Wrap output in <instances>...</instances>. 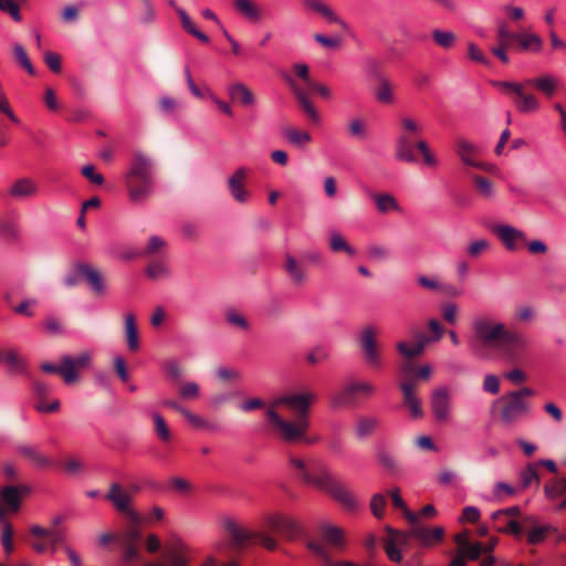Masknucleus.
I'll return each instance as SVG.
<instances>
[{"mask_svg": "<svg viewBox=\"0 0 566 566\" xmlns=\"http://www.w3.org/2000/svg\"><path fill=\"white\" fill-rule=\"evenodd\" d=\"M492 85L496 87L501 93L512 95L514 97L523 83L511 81H493Z\"/></svg>", "mask_w": 566, "mask_h": 566, "instance_id": "603ef678", "label": "nucleus"}, {"mask_svg": "<svg viewBox=\"0 0 566 566\" xmlns=\"http://www.w3.org/2000/svg\"><path fill=\"white\" fill-rule=\"evenodd\" d=\"M283 134L290 144L297 147H302L312 140V137L307 132H302L291 127L285 128Z\"/></svg>", "mask_w": 566, "mask_h": 566, "instance_id": "c9c22d12", "label": "nucleus"}, {"mask_svg": "<svg viewBox=\"0 0 566 566\" xmlns=\"http://www.w3.org/2000/svg\"><path fill=\"white\" fill-rule=\"evenodd\" d=\"M227 322L240 329H247L248 328V322L243 315L238 313L237 311H229L227 312Z\"/></svg>", "mask_w": 566, "mask_h": 566, "instance_id": "0e129e2a", "label": "nucleus"}, {"mask_svg": "<svg viewBox=\"0 0 566 566\" xmlns=\"http://www.w3.org/2000/svg\"><path fill=\"white\" fill-rule=\"evenodd\" d=\"M473 180L475 182L476 189L481 196L484 198L491 199L494 197V187L491 180L482 176H474Z\"/></svg>", "mask_w": 566, "mask_h": 566, "instance_id": "a18cd8bd", "label": "nucleus"}, {"mask_svg": "<svg viewBox=\"0 0 566 566\" xmlns=\"http://www.w3.org/2000/svg\"><path fill=\"white\" fill-rule=\"evenodd\" d=\"M520 481H521L522 488H524V489L528 488L533 483L538 484L539 476H538L535 465L528 464L524 470H522L520 473Z\"/></svg>", "mask_w": 566, "mask_h": 566, "instance_id": "c03bdc74", "label": "nucleus"}, {"mask_svg": "<svg viewBox=\"0 0 566 566\" xmlns=\"http://www.w3.org/2000/svg\"><path fill=\"white\" fill-rule=\"evenodd\" d=\"M248 177V170L244 167L238 168L229 178H228V189L231 197L240 202L244 203L249 199V193L244 189V182Z\"/></svg>", "mask_w": 566, "mask_h": 566, "instance_id": "2eb2a0df", "label": "nucleus"}, {"mask_svg": "<svg viewBox=\"0 0 566 566\" xmlns=\"http://www.w3.org/2000/svg\"><path fill=\"white\" fill-rule=\"evenodd\" d=\"M375 97L381 104H392L395 102L392 86L388 80L380 78Z\"/></svg>", "mask_w": 566, "mask_h": 566, "instance_id": "f704fd0d", "label": "nucleus"}, {"mask_svg": "<svg viewBox=\"0 0 566 566\" xmlns=\"http://www.w3.org/2000/svg\"><path fill=\"white\" fill-rule=\"evenodd\" d=\"M321 533L324 539L335 546H342L344 544V532L340 527L329 524L322 523Z\"/></svg>", "mask_w": 566, "mask_h": 566, "instance_id": "7c9ffc66", "label": "nucleus"}, {"mask_svg": "<svg viewBox=\"0 0 566 566\" xmlns=\"http://www.w3.org/2000/svg\"><path fill=\"white\" fill-rule=\"evenodd\" d=\"M30 492L29 486H6L0 490V503L13 513L20 509L21 496Z\"/></svg>", "mask_w": 566, "mask_h": 566, "instance_id": "dca6fc26", "label": "nucleus"}, {"mask_svg": "<svg viewBox=\"0 0 566 566\" xmlns=\"http://www.w3.org/2000/svg\"><path fill=\"white\" fill-rule=\"evenodd\" d=\"M471 327L474 340L499 348L506 363H517L520 350L526 347L523 335L507 329L503 322L490 313L474 315Z\"/></svg>", "mask_w": 566, "mask_h": 566, "instance_id": "f03ea898", "label": "nucleus"}, {"mask_svg": "<svg viewBox=\"0 0 566 566\" xmlns=\"http://www.w3.org/2000/svg\"><path fill=\"white\" fill-rule=\"evenodd\" d=\"M379 421L375 417H360L357 420L355 433L358 439H364L378 427Z\"/></svg>", "mask_w": 566, "mask_h": 566, "instance_id": "473e14b6", "label": "nucleus"}, {"mask_svg": "<svg viewBox=\"0 0 566 566\" xmlns=\"http://www.w3.org/2000/svg\"><path fill=\"white\" fill-rule=\"evenodd\" d=\"M176 12H177L178 17L180 18V22H181L182 29L187 33L191 34L192 36H195L196 39H198L202 43H208L209 42V36L207 34H205L203 32H201L197 28V25L191 20V18L189 17V14L187 13V11L185 9H182L180 7H177L176 8Z\"/></svg>", "mask_w": 566, "mask_h": 566, "instance_id": "a878e982", "label": "nucleus"}, {"mask_svg": "<svg viewBox=\"0 0 566 566\" xmlns=\"http://www.w3.org/2000/svg\"><path fill=\"white\" fill-rule=\"evenodd\" d=\"M544 494L548 501H555L566 494V485L563 479L546 483L544 486Z\"/></svg>", "mask_w": 566, "mask_h": 566, "instance_id": "4c0bfd02", "label": "nucleus"}, {"mask_svg": "<svg viewBox=\"0 0 566 566\" xmlns=\"http://www.w3.org/2000/svg\"><path fill=\"white\" fill-rule=\"evenodd\" d=\"M316 399L315 392L306 391L283 395L271 402L266 416L283 440L294 442L305 438L310 428V407Z\"/></svg>", "mask_w": 566, "mask_h": 566, "instance_id": "f257e3e1", "label": "nucleus"}, {"mask_svg": "<svg viewBox=\"0 0 566 566\" xmlns=\"http://www.w3.org/2000/svg\"><path fill=\"white\" fill-rule=\"evenodd\" d=\"M431 409L440 422H448L451 417V394L448 387H439L431 395Z\"/></svg>", "mask_w": 566, "mask_h": 566, "instance_id": "9b49d317", "label": "nucleus"}, {"mask_svg": "<svg viewBox=\"0 0 566 566\" xmlns=\"http://www.w3.org/2000/svg\"><path fill=\"white\" fill-rule=\"evenodd\" d=\"M50 554H54L57 549L59 544H63L65 541V534L62 530L51 528L49 532Z\"/></svg>", "mask_w": 566, "mask_h": 566, "instance_id": "bf43d9fd", "label": "nucleus"}, {"mask_svg": "<svg viewBox=\"0 0 566 566\" xmlns=\"http://www.w3.org/2000/svg\"><path fill=\"white\" fill-rule=\"evenodd\" d=\"M526 85L534 87L547 98H552L558 91L559 80L551 73H543L536 77L526 78Z\"/></svg>", "mask_w": 566, "mask_h": 566, "instance_id": "4468645a", "label": "nucleus"}, {"mask_svg": "<svg viewBox=\"0 0 566 566\" xmlns=\"http://www.w3.org/2000/svg\"><path fill=\"white\" fill-rule=\"evenodd\" d=\"M478 151H479V147L474 143H472L465 138L457 139L455 153L464 165L474 167V168H482L483 167L482 163L476 160L474 157L478 154Z\"/></svg>", "mask_w": 566, "mask_h": 566, "instance_id": "a211bd4d", "label": "nucleus"}, {"mask_svg": "<svg viewBox=\"0 0 566 566\" xmlns=\"http://www.w3.org/2000/svg\"><path fill=\"white\" fill-rule=\"evenodd\" d=\"M417 281L422 287L427 290L440 291V289L443 287V283H441L436 276L429 277L426 275H420L417 277Z\"/></svg>", "mask_w": 566, "mask_h": 566, "instance_id": "69168bd1", "label": "nucleus"}, {"mask_svg": "<svg viewBox=\"0 0 566 566\" xmlns=\"http://www.w3.org/2000/svg\"><path fill=\"white\" fill-rule=\"evenodd\" d=\"M516 40L521 48L526 51L538 53L543 48V40L535 33L517 34Z\"/></svg>", "mask_w": 566, "mask_h": 566, "instance_id": "2f4dec72", "label": "nucleus"}, {"mask_svg": "<svg viewBox=\"0 0 566 566\" xmlns=\"http://www.w3.org/2000/svg\"><path fill=\"white\" fill-rule=\"evenodd\" d=\"M76 270L80 274L85 276L95 294L104 295L106 293V285L99 271L85 263L77 264Z\"/></svg>", "mask_w": 566, "mask_h": 566, "instance_id": "6ab92c4d", "label": "nucleus"}, {"mask_svg": "<svg viewBox=\"0 0 566 566\" xmlns=\"http://www.w3.org/2000/svg\"><path fill=\"white\" fill-rule=\"evenodd\" d=\"M390 496H391V501H392L394 506L397 507V509H400L402 511L405 517L408 520L409 523H415V521L418 520V515L415 514L413 512H411L407 507L403 499L400 495L399 489L392 490L391 493H390Z\"/></svg>", "mask_w": 566, "mask_h": 566, "instance_id": "58836bf2", "label": "nucleus"}, {"mask_svg": "<svg viewBox=\"0 0 566 566\" xmlns=\"http://www.w3.org/2000/svg\"><path fill=\"white\" fill-rule=\"evenodd\" d=\"M165 248H166V241L158 235H153V237H150L147 245L140 252V254L142 255H154V254L160 252Z\"/></svg>", "mask_w": 566, "mask_h": 566, "instance_id": "8fccbe9b", "label": "nucleus"}, {"mask_svg": "<svg viewBox=\"0 0 566 566\" xmlns=\"http://www.w3.org/2000/svg\"><path fill=\"white\" fill-rule=\"evenodd\" d=\"M13 54L17 59V61L21 64L22 67L25 69V71L30 74V75H34L35 74V70L27 54V51L25 49L23 48L22 44H14L13 45Z\"/></svg>", "mask_w": 566, "mask_h": 566, "instance_id": "79ce46f5", "label": "nucleus"}, {"mask_svg": "<svg viewBox=\"0 0 566 566\" xmlns=\"http://www.w3.org/2000/svg\"><path fill=\"white\" fill-rule=\"evenodd\" d=\"M395 155L399 160L406 163H415L413 146L410 138L406 134H401L396 139Z\"/></svg>", "mask_w": 566, "mask_h": 566, "instance_id": "393cba45", "label": "nucleus"}, {"mask_svg": "<svg viewBox=\"0 0 566 566\" xmlns=\"http://www.w3.org/2000/svg\"><path fill=\"white\" fill-rule=\"evenodd\" d=\"M153 420H154L155 431H156L157 436L163 441H168L170 439V431L166 424L164 417L158 412H154Z\"/></svg>", "mask_w": 566, "mask_h": 566, "instance_id": "09e8293b", "label": "nucleus"}, {"mask_svg": "<svg viewBox=\"0 0 566 566\" xmlns=\"http://www.w3.org/2000/svg\"><path fill=\"white\" fill-rule=\"evenodd\" d=\"M127 188L134 202H142L154 192L153 166L143 154L137 153L133 157L127 175Z\"/></svg>", "mask_w": 566, "mask_h": 566, "instance_id": "7ed1b4c3", "label": "nucleus"}, {"mask_svg": "<svg viewBox=\"0 0 566 566\" xmlns=\"http://www.w3.org/2000/svg\"><path fill=\"white\" fill-rule=\"evenodd\" d=\"M552 530L553 527L549 525L534 527L527 534V542L530 544H538L544 541L547 533Z\"/></svg>", "mask_w": 566, "mask_h": 566, "instance_id": "6e6d98bb", "label": "nucleus"}, {"mask_svg": "<svg viewBox=\"0 0 566 566\" xmlns=\"http://www.w3.org/2000/svg\"><path fill=\"white\" fill-rule=\"evenodd\" d=\"M468 54L469 57L474 62L481 63L483 65L490 64L489 59L484 55L480 48L472 42L468 43Z\"/></svg>", "mask_w": 566, "mask_h": 566, "instance_id": "052dcab7", "label": "nucleus"}, {"mask_svg": "<svg viewBox=\"0 0 566 566\" xmlns=\"http://www.w3.org/2000/svg\"><path fill=\"white\" fill-rule=\"evenodd\" d=\"M490 249V242L485 239H479L471 242L468 247V253L476 258Z\"/></svg>", "mask_w": 566, "mask_h": 566, "instance_id": "13d9d810", "label": "nucleus"}, {"mask_svg": "<svg viewBox=\"0 0 566 566\" xmlns=\"http://www.w3.org/2000/svg\"><path fill=\"white\" fill-rule=\"evenodd\" d=\"M38 192L39 187L31 178H20L9 188V195L15 199L35 197Z\"/></svg>", "mask_w": 566, "mask_h": 566, "instance_id": "aec40b11", "label": "nucleus"}, {"mask_svg": "<svg viewBox=\"0 0 566 566\" xmlns=\"http://www.w3.org/2000/svg\"><path fill=\"white\" fill-rule=\"evenodd\" d=\"M2 361L7 366L8 374L11 376H22L28 373L25 360L15 350L4 352Z\"/></svg>", "mask_w": 566, "mask_h": 566, "instance_id": "b1692460", "label": "nucleus"}, {"mask_svg": "<svg viewBox=\"0 0 566 566\" xmlns=\"http://www.w3.org/2000/svg\"><path fill=\"white\" fill-rule=\"evenodd\" d=\"M398 352L407 358H412L422 354L424 349V343L418 342L416 344H408L400 342L397 344Z\"/></svg>", "mask_w": 566, "mask_h": 566, "instance_id": "a19ab883", "label": "nucleus"}, {"mask_svg": "<svg viewBox=\"0 0 566 566\" xmlns=\"http://www.w3.org/2000/svg\"><path fill=\"white\" fill-rule=\"evenodd\" d=\"M482 388L485 392L497 395L500 392V379L496 375L488 374L483 379Z\"/></svg>", "mask_w": 566, "mask_h": 566, "instance_id": "4d7b16f0", "label": "nucleus"}, {"mask_svg": "<svg viewBox=\"0 0 566 566\" xmlns=\"http://www.w3.org/2000/svg\"><path fill=\"white\" fill-rule=\"evenodd\" d=\"M492 231L496 234L507 251H517L526 243L525 232L513 226L506 223L495 224L493 226Z\"/></svg>", "mask_w": 566, "mask_h": 566, "instance_id": "1a4fd4ad", "label": "nucleus"}, {"mask_svg": "<svg viewBox=\"0 0 566 566\" xmlns=\"http://www.w3.org/2000/svg\"><path fill=\"white\" fill-rule=\"evenodd\" d=\"M410 524L408 537L416 539L423 547L434 546L443 539L444 530L441 526L427 527L419 524L418 520Z\"/></svg>", "mask_w": 566, "mask_h": 566, "instance_id": "9d476101", "label": "nucleus"}, {"mask_svg": "<svg viewBox=\"0 0 566 566\" xmlns=\"http://www.w3.org/2000/svg\"><path fill=\"white\" fill-rule=\"evenodd\" d=\"M263 525L290 539H294L302 534L300 523L291 515L280 511L265 513L262 516Z\"/></svg>", "mask_w": 566, "mask_h": 566, "instance_id": "423d86ee", "label": "nucleus"}, {"mask_svg": "<svg viewBox=\"0 0 566 566\" xmlns=\"http://www.w3.org/2000/svg\"><path fill=\"white\" fill-rule=\"evenodd\" d=\"M290 464L300 472V474L305 483L313 485V482L310 481L308 479L317 478L318 471H316L314 473L308 472L304 460H302L295 455L290 457ZM317 470H319V468Z\"/></svg>", "mask_w": 566, "mask_h": 566, "instance_id": "ea45409f", "label": "nucleus"}, {"mask_svg": "<svg viewBox=\"0 0 566 566\" xmlns=\"http://www.w3.org/2000/svg\"><path fill=\"white\" fill-rule=\"evenodd\" d=\"M307 547L322 559L325 566H328V562H333L323 544L311 541Z\"/></svg>", "mask_w": 566, "mask_h": 566, "instance_id": "e2e57ef3", "label": "nucleus"}, {"mask_svg": "<svg viewBox=\"0 0 566 566\" xmlns=\"http://www.w3.org/2000/svg\"><path fill=\"white\" fill-rule=\"evenodd\" d=\"M314 40L326 49L336 50L342 45V39L337 35L328 36L316 33Z\"/></svg>", "mask_w": 566, "mask_h": 566, "instance_id": "864d4df0", "label": "nucleus"}, {"mask_svg": "<svg viewBox=\"0 0 566 566\" xmlns=\"http://www.w3.org/2000/svg\"><path fill=\"white\" fill-rule=\"evenodd\" d=\"M354 392L349 384L345 385L340 390L334 392L331 398V408L334 410L350 407L354 403Z\"/></svg>", "mask_w": 566, "mask_h": 566, "instance_id": "bb28decb", "label": "nucleus"}, {"mask_svg": "<svg viewBox=\"0 0 566 566\" xmlns=\"http://www.w3.org/2000/svg\"><path fill=\"white\" fill-rule=\"evenodd\" d=\"M235 544H244L245 542L252 539L254 537V533L247 531L239 526L232 533L229 534Z\"/></svg>", "mask_w": 566, "mask_h": 566, "instance_id": "338daca9", "label": "nucleus"}, {"mask_svg": "<svg viewBox=\"0 0 566 566\" xmlns=\"http://www.w3.org/2000/svg\"><path fill=\"white\" fill-rule=\"evenodd\" d=\"M184 399H193L199 396V386L193 381L186 382L179 390Z\"/></svg>", "mask_w": 566, "mask_h": 566, "instance_id": "774afa93", "label": "nucleus"}, {"mask_svg": "<svg viewBox=\"0 0 566 566\" xmlns=\"http://www.w3.org/2000/svg\"><path fill=\"white\" fill-rule=\"evenodd\" d=\"M125 336L129 350L136 352L139 348V340L135 316L132 313L125 315Z\"/></svg>", "mask_w": 566, "mask_h": 566, "instance_id": "c85d7f7f", "label": "nucleus"}, {"mask_svg": "<svg viewBox=\"0 0 566 566\" xmlns=\"http://www.w3.org/2000/svg\"><path fill=\"white\" fill-rule=\"evenodd\" d=\"M526 87L530 86L526 85V81H524L520 91L515 94L514 97H512L514 106L521 114L537 113L542 108V103L535 94L527 92Z\"/></svg>", "mask_w": 566, "mask_h": 566, "instance_id": "f8f14e48", "label": "nucleus"}, {"mask_svg": "<svg viewBox=\"0 0 566 566\" xmlns=\"http://www.w3.org/2000/svg\"><path fill=\"white\" fill-rule=\"evenodd\" d=\"M305 4L311 10L319 13L327 23L337 24L344 31H349L348 23L342 19L328 4L321 0H305Z\"/></svg>", "mask_w": 566, "mask_h": 566, "instance_id": "f3484780", "label": "nucleus"}, {"mask_svg": "<svg viewBox=\"0 0 566 566\" xmlns=\"http://www.w3.org/2000/svg\"><path fill=\"white\" fill-rule=\"evenodd\" d=\"M458 305L455 303H447L442 306V316H443V319L451 324V325H454L457 323V318H458Z\"/></svg>", "mask_w": 566, "mask_h": 566, "instance_id": "680f3d73", "label": "nucleus"}, {"mask_svg": "<svg viewBox=\"0 0 566 566\" xmlns=\"http://www.w3.org/2000/svg\"><path fill=\"white\" fill-rule=\"evenodd\" d=\"M386 503V497L381 493H376L371 496L370 510L375 517L381 518L384 516Z\"/></svg>", "mask_w": 566, "mask_h": 566, "instance_id": "3c124183", "label": "nucleus"}, {"mask_svg": "<svg viewBox=\"0 0 566 566\" xmlns=\"http://www.w3.org/2000/svg\"><path fill=\"white\" fill-rule=\"evenodd\" d=\"M18 452L32 461V463L36 467L45 468L52 464V460L49 457L42 454L31 446H20L18 448Z\"/></svg>", "mask_w": 566, "mask_h": 566, "instance_id": "c756f323", "label": "nucleus"}, {"mask_svg": "<svg viewBox=\"0 0 566 566\" xmlns=\"http://www.w3.org/2000/svg\"><path fill=\"white\" fill-rule=\"evenodd\" d=\"M285 81L289 83L291 90L293 91L294 95L296 96L298 103L301 104L303 111L308 115V117L314 123L321 122V116L313 106V104L307 98L306 94L296 85L294 80L291 76H285Z\"/></svg>", "mask_w": 566, "mask_h": 566, "instance_id": "412c9836", "label": "nucleus"}, {"mask_svg": "<svg viewBox=\"0 0 566 566\" xmlns=\"http://www.w3.org/2000/svg\"><path fill=\"white\" fill-rule=\"evenodd\" d=\"M329 248L334 252H346L348 255H355L356 251L350 247L343 235L338 232H333L329 235Z\"/></svg>", "mask_w": 566, "mask_h": 566, "instance_id": "e433bc0d", "label": "nucleus"}, {"mask_svg": "<svg viewBox=\"0 0 566 566\" xmlns=\"http://www.w3.org/2000/svg\"><path fill=\"white\" fill-rule=\"evenodd\" d=\"M432 39L437 45L448 50L454 46L457 34L449 30L434 29L432 31Z\"/></svg>", "mask_w": 566, "mask_h": 566, "instance_id": "72a5a7b5", "label": "nucleus"}, {"mask_svg": "<svg viewBox=\"0 0 566 566\" xmlns=\"http://www.w3.org/2000/svg\"><path fill=\"white\" fill-rule=\"evenodd\" d=\"M1 545L7 554H10L13 551L12 528L8 521H3Z\"/></svg>", "mask_w": 566, "mask_h": 566, "instance_id": "5fc2aeb1", "label": "nucleus"}, {"mask_svg": "<svg viewBox=\"0 0 566 566\" xmlns=\"http://www.w3.org/2000/svg\"><path fill=\"white\" fill-rule=\"evenodd\" d=\"M308 480L313 482L314 488L327 493L345 510L355 511L358 509V501L353 493L326 467L321 465L318 476Z\"/></svg>", "mask_w": 566, "mask_h": 566, "instance_id": "39448f33", "label": "nucleus"}, {"mask_svg": "<svg viewBox=\"0 0 566 566\" xmlns=\"http://www.w3.org/2000/svg\"><path fill=\"white\" fill-rule=\"evenodd\" d=\"M147 275L153 280H159L169 274L168 266L166 263L157 261L150 263L146 269Z\"/></svg>", "mask_w": 566, "mask_h": 566, "instance_id": "de8ad7c7", "label": "nucleus"}, {"mask_svg": "<svg viewBox=\"0 0 566 566\" xmlns=\"http://www.w3.org/2000/svg\"><path fill=\"white\" fill-rule=\"evenodd\" d=\"M360 347L366 364L371 368H378L381 365V356L373 326H367L361 331Z\"/></svg>", "mask_w": 566, "mask_h": 566, "instance_id": "6e6552de", "label": "nucleus"}, {"mask_svg": "<svg viewBox=\"0 0 566 566\" xmlns=\"http://www.w3.org/2000/svg\"><path fill=\"white\" fill-rule=\"evenodd\" d=\"M415 387L416 385L413 381H406L401 384V391L403 395V402L409 408L411 416L413 418H419L423 412L420 400L415 394Z\"/></svg>", "mask_w": 566, "mask_h": 566, "instance_id": "4be33fe9", "label": "nucleus"}, {"mask_svg": "<svg viewBox=\"0 0 566 566\" xmlns=\"http://www.w3.org/2000/svg\"><path fill=\"white\" fill-rule=\"evenodd\" d=\"M234 9L251 23L262 20V9L253 0H234Z\"/></svg>", "mask_w": 566, "mask_h": 566, "instance_id": "5701e85b", "label": "nucleus"}, {"mask_svg": "<svg viewBox=\"0 0 566 566\" xmlns=\"http://www.w3.org/2000/svg\"><path fill=\"white\" fill-rule=\"evenodd\" d=\"M227 93L233 103L243 107H253L256 104V97L251 88L242 82H233L227 86Z\"/></svg>", "mask_w": 566, "mask_h": 566, "instance_id": "ddd939ff", "label": "nucleus"}, {"mask_svg": "<svg viewBox=\"0 0 566 566\" xmlns=\"http://www.w3.org/2000/svg\"><path fill=\"white\" fill-rule=\"evenodd\" d=\"M535 395V390L530 387H522L517 390L503 395L497 403L500 405L501 421L505 426H513L531 415V403L528 397Z\"/></svg>", "mask_w": 566, "mask_h": 566, "instance_id": "20e7f679", "label": "nucleus"}, {"mask_svg": "<svg viewBox=\"0 0 566 566\" xmlns=\"http://www.w3.org/2000/svg\"><path fill=\"white\" fill-rule=\"evenodd\" d=\"M60 374L66 384H73L77 380L76 368L72 366L70 356H65L62 359Z\"/></svg>", "mask_w": 566, "mask_h": 566, "instance_id": "49530a36", "label": "nucleus"}, {"mask_svg": "<svg viewBox=\"0 0 566 566\" xmlns=\"http://www.w3.org/2000/svg\"><path fill=\"white\" fill-rule=\"evenodd\" d=\"M105 499L109 501L116 511L127 515L133 522H138V514L130 507L132 495L117 482L109 485Z\"/></svg>", "mask_w": 566, "mask_h": 566, "instance_id": "0eeeda50", "label": "nucleus"}, {"mask_svg": "<svg viewBox=\"0 0 566 566\" xmlns=\"http://www.w3.org/2000/svg\"><path fill=\"white\" fill-rule=\"evenodd\" d=\"M371 199L380 213L401 211V208L394 196L389 193H373Z\"/></svg>", "mask_w": 566, "mask_h": 566, "instance_id": "cd10ccee", "label": "nucleus"}, {"mask_svg": "<svg viewBox=\"0 0 566 566\" xmlns=\"http://www.w3.org/2000/svg\"><path fill=\"white\" fill-rule=\"evenodd\" d=\"M286 272L289 273L290 277L296 282V283H303L305 280V275L297 264L296 260L289 255L286 258V264H285Z\"/></svg>", "mask_w": 566, "mask_h": 566, "instance_id": "37998d69", "label": "nucleus"}]
</instances>
